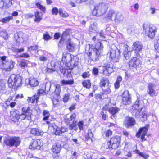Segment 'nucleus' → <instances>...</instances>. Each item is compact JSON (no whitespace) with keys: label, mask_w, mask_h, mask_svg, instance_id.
<instances>
[{"label":"nucleus","mask_w":159,"mask_h":159,"mask_svg":"<svg viewBox=\"0 0 159 159\" xmlns=\"http://www.w3.org/2000/svg\"><path fill=\"white\" fill-rule=\"evenodd\" d=\"M7 57H0V68L3 71H9L14 68V62L11 60H6Z\"/></svg>","instance_id":"obj_1"},{"label":"nucleus","mask_w":159,"mask_h":159,"mask_svg":"<svg viewBox=\"0 0 159 159\" xmlns=\"http://www.w3.org/2000/svg\"><path fill=\"white\" fill-rule=\"evenodd\" d=\"M64 42L67 45L66 47L67 49L69 52H72L74 51L75 50L76 45L72 43L70 39V36L68 34H66L65 33H63L61 36V38L59 41V44H63Z\"/></svg>","instance_id":"obj_2"},{"label":"nucleus","mask_w":159,"mask_h":159,"mask_svg":"<svg viewBox=\"0 0 159 159\" xmlns=\"http://www.w3.org/2000/svg\"><path fill=\"white\" fill-rule=\"evenodd\" d=\"M108 7L107 4L104 3H99L95 7L93 11V14L97 16L102 15L106 12Z\"/></svg>","instance_id":"obj_3"},{"label":"nucleus","mask_w":159,"mask_h":159,"mask_svg":"<svg viewBox=\"0 0 159 159\" xmlns=\"http://www.w3.org/2000/svg\"><path fill=\"white\" fill-rule=\"evenodd\" d=\"M8 83L10 87L14 86L15 88H17L21 85V79L19 75L13 74L9 78Z\"/></svg>","instance_id":"obj_4"},{"label":"nucleus","mask_w":159,"mask_h":159,"mask_svg":"<svg viewBox=\"0 0 159 159\" xmlns=\"http://www.w3.org/2000/svg\"><path fill=\"white\" fill-rule=\"evenodd\" d=\"M157 29L152 25L143 24V32L151 38H153L155 35Z\"/></svg>","instance_id":"obj_5"},{"label":"nucleus","mask_w":159,"mask_h":159,"mask_svg":"<svg viewBox=\"0 0 159 159\" xmlns=\"http://www.w3.org/2000/svg\"><path fill=\"white\" fill-rule=\"evenodd\" d=\"M4 143L7 145L10 146H15L16 147L18 146L21 143V139L19 137H10L7 136Z\"/></svg>","instance_id":"obj_6"},{"label":"nucleus","mask_w":159,"mask_h":159,"mask_svg":"<svg viewBox=\"0 0 159 159\" xmlns=\"http://www.w3.org/2000/svg\"><path fill=\"white\" fill-rule=\"evenodd\" d=\"M107 55L111 60V61L117 62L118 61L120 55V51L116 48L115 46L111 47Z\"/></svg>","instance_id":"obj_7"},{"label":"nucleus","mask_w":159,"mask_h":159,"mask_svg":"<svg viewBox=\"0 0 159 159\" xmlns=\"http://www.w3.org/2000/svg\"><path fill=\"white\" fill-rule=\"evenodd\" d=\"M91 45L89 44L86 48V51L87 49H89V52L87 53L89 57L94 61H96L99 60V57L100 55V52L97 51L96 50H93L91 48Z\"/></svg>","instance_id":"obj_8"},{"label":"nucleus","mask_w":159,"mask_h":159,"mask_svg":"<svg viewBox=\"0 0 159 159\" xmlns=\"http://www.w3.org/2000/svg\"><path fill=\"white\" fill-rule=\"evenodd\" d=\"M109 84V82L107 78H103L101 79L100 85L102 88L103 92L106 94L110 93L111 92Z\"/></svg>","instance_id":"obj_9"},{"label":"nucleus","mask_w":159,"mask_h":159,"mask_svg":"<svg viewBox=\"0 0 159 159\" xmlns=\"http://www.w3.org/2000/svg\"><path fill=\"white\" fill-rule=\"evenodd\" d=\"M22 113L20 115V118L21 119L24 120L25 118L28 120L30 119V116L32 114V110L29 107H23L22 109Z\"/></svg>","instance_id":"obj_10"},{"label":"nucleus","mask_w":159,"mask_h":159,"mask_svg":"<svg viewBox=\"0 0 159 159\" xmlns=\"http://www.w3.org/2000/svg\"><path fill=\"white\" fill-rule=\"evenodd\" d=\"M135 116L140 121L142 122L147 120V116L146 112L145 111V109L143 108H141L139 111L136 112Z\"/></svg>","instance_id":"obj_11"},{"label":"nucleus","mask_w":159,"mask_h":159,"mask_svg":"<svg viewBox=\"0 0 159 159\" xmlns=\"http://www.w3.org/2000/svg\"><path fill=\"white\" fill-rule=\"evenodd\" d=\"M123 103L125 105H129L131 103V98L129 91L125 90L122 94Z\"/></svg>","instance_id":"obj_12"},{"label":"nucleus","mask_w":159,"mask_h":159,"mask_svg":"<svg viewBox=\"0 0 159 159\" xmlns=\"http://www.w3.org/2000/svg\"><path fill=\"white\" fill-rule=\"evenodd\" d=\"M111 143V148L115 149L120 145V138L119 136H116L112 138L110 140Z\"/></svg>","instance_id":"obj_13"},{"label":"nucleus","mask_w":159,"mask_h":159,"mask_svg":"<svg viewBox=\"0 0 159 159\" xmlns=\"http://www.w3.org/2000/svg\"><path fill=\"white\" fill-rule=\"evenodd\" d=\"M43 144L41 143L40 140L35 139L33 140V141L31 143L29 147L30 149L34 150L37 149L39 150Z\"/></svg>","instance_id":"obj_14"},{"label":"nucleus","mask_w":159,"mask_h":159,"mask_svg":"<svg viewBox=\"0 0 159 159\" xmlns=\"http://www.w3.org/2000/svg\"><path fill=\"white\" fill-rule=\"evenodd\" d=\"M140 65L139 60L136 57L133 58L129 62V66L130 68L133 67L136 68L139 67Z\"/></svg>","instance_id":"obj_15"},{"label":"nucleus","mask_w":159,"mask_h":159,"mask_svg":"<svg viewBox=\"0 0 159 159\" xmlns=\"http://www.w3.org/2000/svg\"><path fill=\"white\" fill-rule=\"evenodd\" d=\"M132 48L136 54L139 55V53L143 49V45L139 41H136L133 43Z\"/></svg>","instance_id":"obj_16"},{"label":"nucleus","mask_w":159,"mask_h":159,"mask_svg":"<svg viewBox=\"0 0 159 159\" xmlns=\"http://www.w3.org/2000/svg\"><path fill=\"white\" fill-rule=\"evenodd\" d=\"M148 130V128L146 127L141 128L137 133L136 136L138 137H139L141 136V139L143 140H145L144 136L146 135Z\"/></svg>","instance_id":"obj_17"},{"label":"nucleus","mask_w":159,"mask_h":159,"mask_svg":"<svg viewBox=\"0 0 159 159\" xmlns=\"http://www.w3.org/2000/svg\"><path fill=\"white\" fill-rule=\"evenodd\" d=\"M149 91L148 94L151 96L154 97L156 96L157 94V92L156 89L155 85L152 84H150L148 86Z\"/></svg>","instance_id":"obj_18"},{"label":"nucleus","mask_w":159,"mask_h":159,"mask_svg":"<svg viewBox=\"0 0 159 159\" xmlns=\"http://www.w3.org/2000/svg\"><path fill=\"white\" fill-rule=\"evenodd\" d=\"M113 66L112 64H110L103 67L104 74L107 75L114 71Z\"/></svg>","instance_id":"obj_19"},{"label":"nucleus","mask_w":159,"mask_h":159,"mask_svg":"<svg viewBox=\"0 0 159 159\" xmlns=\"http://www.w3.org/2000/svg\"><path fill=\"white\" fill-rule=\"evenodd\" d=\"M28 84L31 87H35L38 86L39 82L38 79L34 77H31L28 80Z\"/></svg>","instance_id":"obj_20"},{"label":"nucleus","mask_w":159,"mask_h":159,"mask_svg":"<svg viewBox=\"0 0 159 159\" xmlns=\"http://www.w3.org/2000/svg\"><path fill=\"white\" fill-rule=\"evenodd\" d=\"M49 129L52 130V132L56 135H59L61 134V129L58 127L55 124H52V125L49 126Z\"/></svg>","instance_id":"obj_21"},{"label":"nucleus","mask_w":159,"mask_h":159,"mask_svg":"<svg viewBox=\"0 0 159 159\" xmlns=\"http://www.w3.org/2000/svg\"><path fill=\"white\" fill-rule=\"evenodd\" d=\"M12 4L11 0H2L0 3V8H8Z\"/></svg>","instance_id":"obj_22"},{"label":"nucleus","mask_w":159,"mask_h":159,"mask_svg":"<svg viewBox=\"0 0 159 159\" xmlns=\"http://www.w3.org/2000/svg\"><path fill=\"white\" fill-rule=\"evenodd\" d=\"M114 20L117 24L122 22L123 20V16L121 13L120 12L116 13Z\"/></svg>","instance_id":"obj_23"},{"label":"nucleus","mask_w":159,"mask_h":159,"mask_svg":"<svg viewBox=\"0 0 159 159\" xmlns=\"http://www.w3.org/2000/svg\"><path fill=\"white\" fill-rule=\"evenodd\" d=\"M61 145L58 143H54L52 146V149L54 153L57 154L59 153L61 149Z\"/></svg>","instance_id":"obj_24"},{"label":"nucleus","mask_w":159,"mask_h":159,"mask_svg":"<svg viewBox=\"0 0 159 159\" xmlns=\"http://www.w3.org/2000/svg\"><path fill=\"white\" fill-rule=\"evenodd\" d=\"M125 49L124 51V55L125 58L128 60L129 58L131 55V52L128 50L129 47L127 45L125 46Z\"/></svg>","instance_id":"obj_25"},{"label":"nucleus","mask_w":159,"mask_h":159,"mask_svg":"<svg viewBox=\"0 0 159 159\" xmlns=\"http://www.w3.org/2000/svg\"><path fill=\"white\" fill-rule=\"evenodd\" d=\"M135 122V120L134 118L129 117L126 119V121L124 122V124L127 127H128L130 126L134 125Z\"/></svg>","instance_id":"obj_26"},{"label":"nucleus","mask_w":159,"mask_h":159,"mask_svg":"<svg viewBox=\"0 0 159 159\" xmlns=\"http://www.w3.org/2000/svg\"><path fill=\"white\" fill-rule=\"evenodd\" d=\"M63 57L62 61L65 63L70 62H71V56L69 54H67L66 52H64L63 54Z\"/></svg>","instance_id":"obj_27"},{"label":"nucleus","mask_w":159,"mask_h":159,"mask_svg":"<svg viewBox=\"0 0 159 159\" xmlns=\"http://www.w3.org/2000/svg\"><path fill=\"white\" fill-rule=\"evenodd\" d=\"M10 117L13 121H16L19 119L20 116L17 111H14L11 112Z\"/></svg>","instance_id":"obj_28"},{"label":"nucleus","mask_w":159,"mask_h":159,"mask_svg":"<svg viewBox=\"0 0 159 159\" xmlns=\"http://www.w3.org/2000/svg\"><path fill=\"white\" fill-rule=\"evenodd\" d=\"M103 46L102 43L100 42L97 43L95 45V47L93 48V50H96L97 51L100 52L103 50Z\"/></svg>","instance_id":"obj_29"},{"label":"nucleus","mask_w":159,"mask_h":159,"mask_svg":"<svg viewBox=\"0 0 159 159\" xmlns=\"http://www.w3.org/2000/svg\"><path fill=\"white\" fill-rule=\"evenodd\" d=\"M34 16L35 18L34 20V21L36 22H39L42 18V14L37 11L35 13Z\"/></svg>","instance_id":"obj_30"},{"label":"nucleus","mask_w":159,"mask_h":159,"mask_svg":"<svg viewBox=\"0 0 159 159\" xmlns=\"http://www.w3.org/2000/svg\"><path fill=\"white\" fill-rule=\"evenodd\" d=\"M31 133L37 136L41 135L43 134V132L39 131L38 129L32 128L31 129Z\"/></svg>","instance_id":"obj_31"},{"label":"nucleus","mask_w":159,"mask_h":159,"mask_svg":"<svg viewBox=\"0 0 159 159\" xmlns=\"http://www.w3.org/2000/svg\"><path fill=\"white\" fill-rule=\"evenodd\" d=\"M61 83L62 85H72L74 83L73 79L70 80H63L61 81Z\"/></svg>","instance_id":"obj_32"},{"label":"nucleus","mask_w":159,"mask_h":159,"mask_svg":"<svg viewBox=\"0 0 159 159\" xmlns=\"http://www.w3.org/2000/svg\"><path fill=\"white\" fill-rule=\"evenodd\" d=\"M13 17L12 16H9L0 19V22L3 23H6L9 22L10 20H12Z\"/></svg>","instance_id":"obj_33"},{"label":"nucleus","mask_w":159,"mask_h":159,"mask_svg":"<svg viewBox=\"0 0 159 159\" xmlns=\"http://www.w3.org/2000/svg\"><path fill=\"white\" fill-rule=\"evenodd\" d=\"M38 99V97L35 96L31 97H29L27 101L29 103H34L35 102L37 103Z\"/></svg>","instance_id":"obj_34"},{"label":"nucleus","mask_w":159,"mask_h":159,"mask_svg":"<svg viewBox=\"0 0 159 159\" xmlns=\"http://www.w3.org/2000/svg\"><path fill=\"white\" fill-rule=\"evenodd\" d=\"M79 59L76 57H74L71 60V64L74 66H76L78 65Z\"/></svg>","instance_id":"obj_35"},{"label":"nucleus","mask_w":159,"mask_h":159,"mask_svg":"<svg viewBox=\"0 0 159 159\" xmlns=\"http://www.w3.org/2000/svg\"><path fill=\"white\" fill-rule=\"evenodd\" d=\"M122 80V78L120 76H119L114 84L115 87L116 89L118 88L120 86V83Z\"/></svg>","instance_id":"obj_36"},{"label":"nucleus","mask_w":159,"mask_h":159,"mask_svg":"<svg viewBox=\"0 0 159 159\" xmlns=\"http://www.w3.org/2000/svg\"><path fill=\"white\" fill-rule=\"evenodd\" d=\"M119 110V109L117 107H111L109 108L108 111L112 115H114L116 113H117Z\"/></svg>","instance_id":"obj_37"},{"label":"nucleus","mask_w":159,"mask_h":159,"mask_svg":"<svg viewBox=\"0 0 159 159\" xmlns=\"http://www.w3.org/2000/svg\"><path fill=\"white\" fill-rule=\"evenodd\" d=\"M48 57L46 56L41 55L39 56L38 59L40 61L44 63L48 61Z\"/></svg>","instance_id":"obj_38"},{"label":"nucleus","mask_w":159,"mask_h":159,"mask_svg":"<svg viewBox=\"0 0 159 159\" xmlns=\"http://www.w3.org/2000/svg\"><path fill=\"white\" fill-rule=\"evenodd\" d=\"M56 89L54 92V93L56 96L58 97L60 93L61 87L59 84H57L55 86Z\"/></svg>","instance_id":"obj_39"},{"label":"nucleus","mask_w":159,"mask_h":159,"mask_svg":"<svg viewBox=\"0 0 159 159\" xmlns=\"http://www.w3.org/2000/svg\"><path fill=\"white\" fill-rule=\"evenodd\" d=\"M115 15V11L112 9H110L108 12V17L111 20H112L113 16Z\"/></svg>","instance_id":"obj_40"},{"label":"nucleus","mask_w":159,"mask_h":159,"mask_svg":"<svg viewBox=\"0 0 159 159\" xmlns=\"http://www.w3.org/2000/svg\"><path fill=\"white\" fill-rule=\"evenodd\" d=\"M136 153L139 154L141 156L145 159H147L149 157L148 155L143 152H141L139 151L138 150L136 151Z\"/></svg>","instance_id":"obj_41"},{"label":"nucleus","mask_w":159,"mask_h":159,"mask_svg":"<svg viewBox=\"0 0 159 159\" xmlns=\"http://www.w3.org/2000/svg\"><path fill=\"white\" fill-rule=\"evenodd\" d=\"M59 13L60 15L63 17H66L68 16L67 13L61 9L59 10Z\"/></svg>","instance_id":"obj_42"},{"label":"nucleus","mask_w":159,"mask_h":159,"mask_svg":"<svg viewBox=\"0 0 159 159\" xmlns=\"http://www.w3.org/2000/svg\"><path fill=\"white\" fill-rule=\"evenodd\" d=\"M83 86L87 88H89L91 86L90 81L89 80H85L82 83Z\"/></svg>","instance_id":"obj_43"},{"label":"nucleus","mask_w":159,"mask_h":159,"mask_svg":"<svg viewBox=\"0 0 159 159\" xmlns=\"http://www.w3.org/2000/svg\"><path fill=\"white\" fill-rule=\"evenodd\" d=\"M43 116L44 118H43V120H46L48 119L49 117L50 114L49 111L47 110H44L43 112Z\"/></svg>","instance_id":"obj_44"},{"label":"nucleus","mask_w":159,"mask_h":159,"mask_svg":"<svg viewBox=\"0 0 159 159\" xmlns=\"http://www.w3.org/2000/svg\"><path fill=\"white\" fill-rule=\"evenodd\" d=\"M72 123L70 124L69 126V128L70 129H74L75 131H76L77 130L78 128L76 127V123L75 121H72Z\"/></svg>","instance_id":"obj_45"},{"label":"nucleus","mask_w":159,"mask_h":159,"mask_svg":"<svg viewBox=\"0 0 159 159\" xmlns=\"http://www.w3.org/2000/svg\"><path fill=\"white\" fill-rule=\"evenodd\" d=\"M8 34L5 30L0 32V36L2 37L5 39H7L8 38Z\"/></svg>","instance_id":"obj_46"},{"label":"nucleus","mask_w":159,"mask_h":159,"mask_svg":"<svg viewBox=\"0 0 159 159\" xmlns=\"http://www.w3.org/2000/svg\"><path fill=\"white\" fill-rule=\"evenodd\" d=\"M76 117V115L75 114H72L69 118V119H68L67 121H66V122L68 123L69 122L70 123V121H74ZM66 120V119H65Z\"/></svg>","instance_id":"obj_47"},{"label":"nucleus","mask_w":159,"mask_h":159,"mask_svg":"<svg viewBox=\"0 0 159 159\" xmlns=\"http://www.w3.org/2000/svg\"><path fill=\"white\" fill-rule=\"evenodd\" d=\"M43 39L46 41L49 40L51 39V37L49 35L48 33L46 32L43 35Z\"/></svg>","instance_id":"obj_48"},{"label":"nucleus","mask_w":159,"mask_h":159,"mask_svg":"<svg viewBox=\"0 0 159 159\" xmlns=\"http://www.w3.org/2000/svg\"><path fill=\"white\" fill-rule=\"evenodd\" d=\"M124 153L125 158L127 159L131 158L132 156L131 152L129 151H125Z\"/></svg>","instance_id":"obj_49"},{"label":"nucleus","mask_w":159,"mask_h":159,"mask_svg":"<svg viewBox=\"0 0 159 159\" xmlns=\"http://www.w3.org/2000/svg\"><path fill=\"white\" fill-rule=\"evenodd\" d=\"M37 7L40 9L42 11H43L44 12L45 10V7L41 5L39 3H36V4Z\"/></svg>","instance_id":"obj_50"},{"label":"nucleus","mask_w":159,"mask_h":159,"mask_svg":"<svg viewBox=\"0 0 159 159\" xmlns=\"http://www.w3.org/2000/svg\"><path fill=\"white\" fill-rule=\"evenodd\" d=\"M28 50L31 52L33 50H36L38 49V46L35 45L33 46H31L30 47H28Z\"/></svg>","instance_id":"obj_51"},{"label":"nucleus","mask_w":159,"mask_h":159,"mask_svg":"<svg viewBox=\"0 0 159 159\" xmlns=\"http://www.w3.org/2000/svg\"><path fill=\"white\" fill-rule=\"evenodd\" d=\"M104 94H106L104 92L100 93L99 94H95V98L97 99L99 98L102 99V98L103 95Z\"/></svg>","instance_id":"obj_52"},{"label":"nucleus","mask_w":159,"mask_h":159,"mask_svg":"<svg viewBox=\"0 0 159 159\" xmlns=\"http://www.w3.org/2000/svg\"><path fill=\"white\" fill-rule=\"evenodd\" d=\"M93 134L91 131L90 129L88 130V133L86 135V138L88 139L93 137Z\"/></svg>","instance_id":"obj_53"},{"label":"nucleus","mask_w":159,"mask_h":159,"mask_svg":"<svg viewBox=\"0 0 159 159\" xmlns=\"http://www.w3.org/2000/svg\"><path fill=\"white\" fill-rule=\"evenodd\" d=\"M104 147L107 149L111 148V143L110 141L105 143L104 144Z\"/></svg>","instance_id":"obj_54"},{"label":"nucleus","mask_w":159,"mask_h":159,"mask_svg":"<svg viewBox=\"0 0 159 159\" xmlns=\"http://www.w3.org/2000/svg\"><path fill=\"white\" fill-rule=\"evenodd\" d=\"M46 93L43 89H39L38 91V95H39V96L40 95H46Z\"/></svg>","instance_id":"obj_55"},{"label":"nucleus","mask_w":159,"mask_h":159,"mask_svg":"<svg viewBox=\"0 0 159 159\" xmlns=\"http://www.w3.org/2000/svg\"><path fill=\"white\" fill-rule=\"evenodd\" d=\"M138 103L139 102H135L136 104L134 105L133 106V108L135 110H138V111H139L140 108V107H139V105L138 104Z\"/></svg>","instance_id":"obj_56"},{"label":"nucleus","mask_w":159,"mask_h":159,"mask_svg":"<svg viewBox=\"0 0 159 159\" xmlns=\"http://www.w3.org/2000/svg\"><path fill=\"white\" fill-rule=\"evenodd\" d=\"M90 30L96 31L97 29L96 24L94 23L92 24H91L89 27Z\"/></svg>","instance_id":"obj_57"},{"label":"nucleus","mask_w":159,"mask_h":159,"mask_svg":"<svg viewBox=\"0 0 159 159\" xmlns=\"http://www.w3.org/2000/svg\"><path fill=\"white\" fill-rule=\"evenodd\" d=\"M19 66L20 67L24 68L27 66V64L25 61H22L20 62Z\"/></svg>","instance_id":"obj_58"},{"label":"nucleus","mask_w":159,"mask_h":159,"mask_svg":"<svg viewBox=\"0 0 159 159\" xmlns=\"http://www.w3.org/2000/svg\"><path fill=\"white\" fill-rule=\"evenodd\" d=\"M30 57L29 55L26 53H23L21 55L19 56V57L21 58L24 57L25 58H29Z\"/></svg>","instance_id":"obj_59"},{"label":"nucleus","mask_w":159,"mask_h":159,"mask_svg":"<svg viewBox=\"0 0 159 159\" xmlns=\"http://www.w3.org/2000/svg\"><path fill=\"white\" fill-rule=\"evenodd\" d=\"M70 94L69 93L66 94L64 96L63 98V101L65 102H66L68 101L69 98Z\"/></svg>","instance_id":"obj_60"},{"label":"nucleus","mask_w":159,"mask_h":159,"mask_svg":"<svg viewBox=\"0 0 159 159\" xmlns=\"http://www.w3.org/2000/svg\"><path fill=\"white\" fill-rule=\"evenodd\" d=\"M112 134V132L110 130H107L105 132V135L107 137H108L109 136H111Z\"/></svg>","instance_id":"obj_61"},{"label":"nucleus","mask_w":159,"mask_h":159,"mask_svg":"<svg viewBox=\"0 0 159 159\" xmlns=\"http://www.w3.org/2000/svg\"><path fill=\"white\" fill-rule=\"evenodd\" d=\"M14 51L16 53L21 52L24 51V49L23 48L20 49L15 48L14 49Z\"/></svg>","instance_id":"obj_62"},{"label":"nucleus","mask_w":159,"mask_h":159,"mask_svg":"<svg viewBox=\"0 0 159 159\" xmlns=\"http://www.w3.org/2000/svg\"><path fill=\"white\" fill-rule=\"evenodd\" d=\"M52 12L53 14L57 15L58 12V9L56 7H55L52 9Z\"/></svg>","instance_id":"obj_63"},{"label":"nucleus","mask_w":159,"mask_h":159,"mask_svg":"<svg viewBox=\"0 0 159 159\" xmlns=\"http://www.w3.org/2000/svg\"><path fill=\"white\" fill-rule=\"evenodd\" d=\"M123 152V150L121 149L117 150L116 152V156L121 155Z\"/></svg>","instance_id":"obj_64"}]
</instances>
